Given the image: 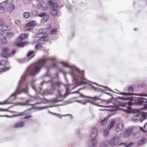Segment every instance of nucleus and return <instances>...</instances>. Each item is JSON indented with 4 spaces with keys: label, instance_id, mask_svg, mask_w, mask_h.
Returning a JSON list of instances; mask_svg holds the SVG:
<instances>
[{
    "label": "nucleus",
    "instance_id": "obj_1",
    "mask_svg": "<svg viewBox=\"0 0 147 147\" xmlns=\"http://www.w3.org/2000/svg\"><path fill=\"white\" fill-rule=\"evenodd\" d=\"M56 59L53 57H48L39 59L38 61L31 65L24 73L21 79L19 82L18 86L16 91L9 97V99L11 97L14 96V98L12 100L16 99V95L24 92L25 94L28 95L27 85L25 84V77L28 76H34L36 73L38 74L40 72L41 68L43 66H45L47 69V72L50 69L53 68H56L57 65L55 62Z\"/></svg>",
    "mask_w": 147,
    "mask_h": 147
},
{
    "label": "nucleus",
    "instance_id": "obj_2",
    "mask_svg": "<svg viewBox=\"0 0 147 147\" xmlns=\"http://www.w3.org/2000/svg\"><path fill=\"white\" fill-rule=\"evenodd\" d=\"M60 63L64 67H68L71 69L69 74L71 76L73 80L76 81L86 80L84 78V71H80L69 63L61 62Z\"/></svg>",
    "mask_w": 147,
    "mask_h": 147
},
{
    "label": "nucleus",
    "instance_id": "obj_3",
    "mask_svg": "<svg viewBox=\"0 0 147 147\" xmlns=\"http://www.w3.org/2000/svg\"><path fill=\"white\" fill-rule=\"evenodd\" d=\"M117 98L126 101L125 106L127 107H127L132 105H144L147 103V99L144 98H137L135 99H131L130 97L123 98L118 96Z\"/></svg>",
    "mask_w": 147,
    "mask_h": 147
},
{
    "label": "nucleus",
    "instance_id": "obj_4",
    "mask_svg": "<svg viewBox=\"0 0 147 147\" xmlns=\"http://www.w3.org/2000/svg\"><path fill=\"white\" fill-rule=\"evenodd\" d=\"M1 57L6 58L14 55L16 51H15L11 50L9 48H4L1 49Z\"/></svg>",
    "mask_w": 147,
    "mask_h": 147
},
{
    "label": "nucleus",
    "instance_id": "obj_5",
    "mask_svg": "<svg viewBox=\"0 0 147 147\" xmlns=\"http://www.w3.org/2000/svg\"><path fill=\"white\" fill-rule=\"evenodd\" d=\"M38 42L39 44H43L48 40V34L46 33H44L41 36L39 37Z\"/></svg>",
    "mask_w": 147,
    "mask_h": 147
},
{
    "label": "nucleus",
    "instance_id": "obj_6",
    "mask_svg": "<svg viewBox=\"0 0 147 147\" xmlns=\"http://www.w3.org/2000/svg\"><path fill=\"white\" fill-rule=\"evenodd\" d=\"M36 25L35 21H32L27 24L25 26V28L26 30H31Z\"/></svg>",
    "mask_w": 147,
    "mask_h": 147
},
{
    "label": "nucleus",
    "instance_id": "obj_7",
    "mask_svg": "<svg viewBox=\"0 0 147 147\" xmlns=\"http://www.w3.org/2000/svg\"><path fill=\"white\" fill-rule=\"evenodd\" d=\"M119 137L114 136L110 141V145L111 146H114L116 145L118 143L119 141Z\"/></svg>",
    "mask_w": 147,
    "mask_h": 147
},
{
    "label": "nucleus",
    "instance_id": "obj_8",
    "mask_svg": "<svg viewBox=\"0 0 147 147\" xmlns=\"http://www.w3.org/2000/svg\"><path fill=\"white\" fill-rule=\"evenodd\" d=\"M134 90V88L132 87H129L127 90V92L129 93H126L125 92H121V93H117L118 94H121L124 95L125 96L127 97L133 95V94L131 93L133 92Z\"/></svg>",
    "mask_w": 147,
    "mask_h": 147
},
{
    "label": "nucleus",
    "instance_id": "obj_9",
    "mask_svg": "<svg viewBox=\"0 0 147 147\" xmlns=\"http://www.w3.org/2000/svg\"><path fill=\"white\" fill-rule=\"evenodd\" d=\"M97 129L94 128H93L91 131L90 133V137L92 139H96L97 136Z\"/></svg>",
    "mask_w": 147,
    "mask_h": 147
},
{
    "label": "nucleus",
    "instance_id": "obj_10",
    "mask_svg": "<svg viewBox=\"0 0 147 147\" xmlns=\"http://www.w3.org/2000/svg\"><path fill=\"white\" fill-rule=\"evenodd\" d=\"M24 123V122L19 121L14 123L13 127L14 129L20 128L24 126V125H23Z\"/></svg>",
    "mask_w": 147,
    "mask_h": 147
},
{
    "label": "nucleus",
    "instance_id": "obj_11",
    "mask_svg": "<svg viewBox=\"0 0 147 147\" xmlns=\"http://www.w3.org/2000/svg\"><path fill=\"white\" fill-rule=\"evenodd\" d=\"M38 16L42 18H43V19L42 20L44 22L47 21L48 20V19L49 18V16L48 15L46 14L43 12H41L38 13L37 15Z\"/></svg>",
    "mask_w": 147,
    "mask_h": 147
},
{
    "label": "nucleus",
    "instance_id": "obj_12",
    "mask_svg": "<svg viewBox=\"0 0 147 147\" xmlns=\"http://www.w3.org/2000/svg\"><path fill=\"white\" fill-rule=\"evenodd\" d=\"M52 0H50L47 2V4L50 6L52 7V9L53 10H57L59 8V6L56 4L52 2Z\"/></svg>",
    "mask_w": 147,
    "mask_h": 147
},
{
    "label": "nucleus",
    "instance_id": "obj_13",
    "mask_svg": "<svg viewBox=\"0 0 147 147\" xmlns=\"http://www.w3.org/2000/svg\"><path fill=\"white\" fill-rule=\"evenodd\" d=\"M115 123V121L111 119L110 120L108 124L107 128L108 130L111 129L114 126Z\"/></svg>",
    "mask_w": 147,
    "mask_h": 147
},
{
    "label": "nucleus",
    "instance_id": "obj_14",
    "mask_svg": "<svg viewBox=\"0 0 147 147\" xmlns=\"http://www.w3.org/2000/svg\"><path fill=\"white\" fill-rule=\"evenodd\" d=\"M132 132V129L129 128L125 130L123 133L124 137L127 138L129 136Z\"/></svg>",
    "mask_w": 147,
    "mask_h": 147
},
{
    "label": "nucleus",
    "instance_id": "obj_15",
    "mask_svg": "<svg viewBox=\"0 0 147 147\" xmlns=\"http://www.w3.org/2000/svg\"><path fill=\"white\" fill-rule=\"evenodd\" d=\"M123 123H118L116 126L115 128V131L116 132H118L121 130L123 128Z\"/></svg>",
    "mask_w": 147,
    "mask_h": 147
},
{
    "label": "nucleus",
    "instance_id": "obj_16",
    "mask_svg": "<svg viewBox=\"0 0 147 147\" xmlns=\"http://www.w3.org/2000/svg\"><path fill=\"white\" fill-rule=\"evenodd\" d=\"M96 144V139H92L90 138V140L89 143V147H95Z\"/></svg>",
    "mask_w": 147,
    "mask_h": 147
},
{
    "label": "nucleus",
    "instance_id": "obj_17",
    "mask_svg": "<svg viewBox=\"0 0 147 147\" xmlns=\"http://www.w3.org/2000/svg\"><path fill=\"white\" fill-rule=\"evenodd\" d=\"M4 3H0V14L3 13L5 11V7L6 6Z\"/></svg>",
    "mask_w": 147,
    "mask_h": 147
},
{
    "label": "nucleus",
    "instance_id": "obj_18",
    "mask_svg": "<svg viewBox=\"0 0 147 147\" xmlns=\"http://www.w3.org/2000/svg\"><path fill=\"white\" fill-rule=\"evenodd\" d=\"M14 5L13 4H9L7 8V10L9 12H12L14 10Z\"/></svg>",
    "mask_w": 147,
    "mask_h": 147
},
{
    "label": "nucleus",
    "instance_id": "obj_19",
    "mask_svg": "<svg viewBox=\"0 0 147 147\" xmlns=\"http://www.w3.org/2000/svg\"><path fill=\"white\" fill-rule=\"evenodd\" d=\"M51 13L55 16H59L60 15V13L58 11L53 9L51 11Z\"/></svg>",
    "mask_w": 147,
    "mask_h": 147
},
{
    "label": "nucleus",
    "instance_id": "obj_20",
    "mask_svg": "<svg viewBox=\"0 0 147 147\" xmlns=\"http://www.w3.org/2000/svg\"><path fill=\"white\" fill-rule=\"evenodd\" d=\"M108 144V141L107 140H105L101 143L100 147H107Z\"/></svg>",
    "mask_w": 147,
    "mask_h": 147
},
{
    "label": "nucleus",
    "instance_id": "obj_21",
    "mask_svg": "<svg viewBox=\"0 0 147 147\" xmlns=\"http://www.w3.org/2000/svg\"><path fill=\"white\" fill-rule=\"evenodd\" d=\"M81 94V96L82 97H84L85 98H91V99H93L95 100H99V99L97 96H95L94 97H91L89 96H85V95H84L82 94Z\"/></svg>",
    "mask_w": 147,
    "mask_h": 147
},
{
    "label": "nucleus",
    "instance_id": "obj_22",
    "mask_svg": "<svg viewBox=\"0 0 147 147\" xmlns=\"http://www.w3.org/2000/svg\"><path fill=\"white\" fill-rule=\"evenodd\" d=\"M146 142V140L145 138H143L141 140L139 141L138 144V146H141Z\"/></svg>",
    "mask_w": 147,
    "mask_h": 147
},
{
    "label": "nucleus",
    "instance_id": "obj_23",
    "mask_svg": "<svg viewBox=\"0 0 147 147\" xmlns=\"http://www.w3.org/2000/svg\"><path fill=\"white\" fill-rule=\"evenodd\" d=\"M40 5L41 7L45 10L47 8V6L45 3L43 1H42L40 3Z\"/></svg>",
    "mask_w": 147,
    "mask_h": 147
},
{
    "label": "nucleus",
    "instance_id": "obj_24",
    "mask_svg": "<svg viewBox=\"0 0 147 147\" xmlns=\"http://www.w3.org/2000/svg\"><path fill=\"white\" fill-rule=\"evenodd\" d=\"M133 144L132 143H130L127 144L126 143H121L119 144V146L123 145V146H126L125 147H131L133 146Z\"/></svg>",
    "mask_w": 147,
    "mask_h": 147
},
{
    "label": "nucleus",
    "instance_id": "obj_25",
    "mask_svg": "<svg viewBox=\"0 0 147 147\" xmlns=\"http://www.w3.org/2000/svg\"><path fill=\"white\" fill-rule=\"evenodd\" d=\"M86 102H89L90 103H91V104L94 105H97L98 106L101 107H104V108H107V107H109L108 106H104V105H98L96 103H94L93 102H92V101L90 100H88L87 101H86Z\"/></svg>",
    "mask_w": 147,
    "mask_h": 147
},
{
    "label": "nucleus",
    "instance_id": "obj_26",
    "mask_svg": "<svg viewBox=\"0 0 147 147\" xmlns=\"http://www.w3.org/2000/svg\"><path fill=\"white\" fill-rule=\"evenodd\" d=\"M108 120L109 118H108V116H107L101 121V125H105L106 123Z\"/></svg>",
    "mask_w": 147,
    "mask_h": 147
},
{
    "label": "nucleus",
    "instance_id": "obj_27",
    "mask_svg": "<svg viewBox=\"0 0 147 147\" xmlns=\"http://www.w3.org/2000/svg\"><path fill=\"white\" fill-rule=\"evenodd\" d=\"M28 110H27L23 112H20L19 113V114L16 115H15L16 116H22L24 115H25L27 114H28V113H26V111Z\"/></svg>",
    "mask_w": 147,
    "mask_h": 147
},
{
    "label": "nucleus",
    "instance_id": "obj_28",
    "mask_svg": "<svg viewBox=\"0 0 147 147\" xmlns=\"http://www.w3.org/2000/svg\"><path fill=\"white\" fill-rule=\"evenodd\" d=\"M28 36V35L26 34H21L19 36V38L21 40H22L26 38Z\"/></svg>",
    "mask_w": 147,
    "mask_h": 147
},
{
    "label": "nucleus",
    "instance_id": "obj_29",
    "mask_svg": "<svg viewBox=\"0 0 147 147\" xmlns=\"http://www.w3.org/2000/svg\"><path fill=\"white\" fill-rule=\"evenodd\" d=\"M30 14L28 12H24L23 14V17L25 19L28 18L30 16Z\"/></svg>",
    "mask_w": 147,
    "mask_h": 147
},
{
    "label": "nucleus",
    "instance_id": "obj_30",
    "mask_svg": "<svg viewBox=\"0 0 147 147\" xmlns=\"http://www.w3.org/2000/svg\"><path fill=\"white\" fill-rule=\"evenodd\" d=\"M0 64L1 65L5 66L7 65V62L5 60H3L1 61Z\"/></svg>",
    "mask_w": 147,
    "mask_h": 147
},
{
    "label": "nucleus",
    "instance_id": "obj_31",
    "mask_svg": "<svg viewBox=\"0 0 147 147\" xmlns=\"http://www.w3.org/2000/svg\"><path fill=\"white\" fill-rule=\"evenodd\" d=\"M13 1V0H7L6 1L2 2V3H5V5L6 6L7 5H9L10 4H12L11 3Z\"/></svg>",
    "mask_w": 147,
    "mask_h": 147
},
{
    "label": "nucleus",
    "instance_id": "obj_32",
    "mask_svg": "<svg viewBox=\"0 0 147 147\" xmlns=\"http://www.w3.org/2000/svg\"><path fill=\"white\" fill-rule=\"evenodd\" d=\"M13 34L12 32H9L7 34L6 36L8 38H11L13 36Z\"/></svg>",
    "mask_w": 147,
    "mask_h": 147
},
{
    "label": "nucleus",
    "instance_id": "obj_33",
    "mask_svg": "<svg viewBox=\"0 0 147 147\" xmlns=\"http://www.w3.org/2000/svg\"><path fill=\"white\" fill-rule=\"evenodd\" d=\"M1 43L3 44H5L7 42V40L4 37L1 38Z\"/></svg>",
    "mask_w": 147,
    "mask_h": 147
},
{
    "label": "nucleus",
    "instance_id": "obj_34",
    "mask_svg": "<svg viewBox=\"0 0 147 147\" xmlns=\"http://www.w3.org/2000/svg\"><path fill=\"white\" fill-rule=\"evenodd\" d=\"M14 23L17 25H20L21 24L22 22L21 20H15Z\"/></svg>",
    "mask_w": 147,
    "mask_h": 147
},
{
    "label": "nucleus",
    "instance_id": "obj_35",
    "mask_svg": "<svg viewBox=\"0 0 147 147\" xmlns=\"http://www.w3.org/2000/svg\"><path fill=\"white\" fill-rule=\"evenodd\" d=\"M31 14L33 16H34L38 14V11H32L31 12Z\"/></svg>",
    "mask_w": 147,
    "mask_h": 147
},
{
    "label": "nucleus",
    "instance_id": "obj_36",
    "mask_svg": "<svg viewBox=\"0 0 147 147\" xmlns=\"http://www.w3.org/2000/svg\"><path fill=\"white\" fill-rule=\"evenodd\" d=\"M35 80L31 81L30 82V85L32 87V88L34 89V90H35L36 92L37 91L36 90L34 86H33V84L35 82Z\"/></svg>",
    "mask_w": 147,
    "mask_h": 147
},
{
    "label": "nucleus",
    "instance_id": "obj_37",
    "mask_svg": "<svg viewBox=\"0 0 147 147\" xmlns=\"http://www.w3.org/2000/svg\"><path fill=\"white\" fill-rule=\"evenodd\" d=\"M41 44H37L36 46L35 47V49H40L42 47V45H41Z\"/></svg>",
    "mask_w": 147,
    "mask_h": 147
},
{
    "label": "nucleus",
    "instance_id": "obj_38",
    "mask_svg": "<svg viewBox=\"0 0 147 147\" xmlns=\"http://www.w3.org/2000/svg\"><path fill=\"white\" fill-rule=\"evenodd\" d=\"M55 78H51V80H50L49 81H48V82H51V85H53L54 84H55V83H56V82H54L53 81V80Z\"/></svg>",
    "mask_w": 147,
    "mask_h": 147
},
{
    "label": "nucleus",
    "instance_id": "obj_39",
    "mask_svg": "<svg viewBox=\"0 0 147 147\" xmlns=\"http://www.w3.org/2000/svg\"><path fill=\"white\" fill-rule=\"evenodd\" d=\"M4 20L2 19H0V26L3 25L5 24Z\"/></svg>",
    "mask_w": 147,
    "mask_h": 147
},
{
    "label": "nucleus",
    "instance_id": "obj_40",
    "mask_svg": "<svg viewBox=\"0 0 147 147\" xmlns=\"http://www.w3.org/2000/svg\"><path fill=\"white\" fill-rule=\"evenodd\" d=\"M42 30H43V29H40L39 30V34L38 35V36L40 37V36H41L42 34H43V32H42Z\"/></svg>",
    "mask_w": 147,
    "mask_h": 147
},
{
    "label": "nucleus",
    "instance_id": "obj_41",
    "mask_svg": "<svg viewBox=\"0 0 147 147\" xmlns=\"http://www.w3.org/2000/svg\"><path fill=\"white\" fill-rule=\"evenodd\" d=\"M144 131L143 132H145L147 131V122L144 126Z\"/></svg>",
    "mask_w": 147,
    "mask_h": 147
},
{
    "label": "nucleus",
    "instance_id": "obj_42",
    "mask_svg": "<svg viewBox=\"0 0 147 147\" xmlns=\"http://www.w3.org/2000/svg\"><path fill=\"white\" fill-rule=\"evenodd\" d=\"M25 43L24 42H22L21 43H18L17 45V46L19 47H22L24 46Z\"/></svg>",
    "mask_w": 147,
    "mask_h": 147
},
{
    "label": "nucleus",
    "instance_id": "obj_43",
    "mask_svg": "<svg viewBox=\"0 0 147 147\" xmlns=\"http://www.w3.org/2000/svg\"><path fill=\"white\" fill-rule=\"evenodd\" d=\"M34 53V51H30L28 52L27 54V56L28 57H30L31 55H32Z\"/></svg>",
    "mask_w": 147,
    "mask_h": 147
},
{
    "label": "nucleus",
    "instance_id": "obj_44",
    "mask_svg": "<svg viewBox=\"0 0 147 147\" xmlns=\"http://www.w3.org/2000/svg\"><path fill=\"white\" fill-rule=\"evenodd\" d=\"M109 130H108L107 129H105L104 130V134L105 136H107L108 134V133H109L108 131Z\"/></svg>",
    "mask_w": 147,
    "mask_h": 147
},
{
    "label": "nucleus",
    "instance_id": "obj_45",
    "mask_svg": "<svg viewBox=\"0 0 147 147\" xmlns=\"http://www.w3.org/2000/svg\"><path fill=\"white\" fill-rule=\"evenodd\" d=\"M92 87L95 91H101V90H102V89L101 88H96L94 86H92Z\"/></svg>",
    "mask_w": 147,
    "mask_h": 147
},
{
    "label": "nucleus",
    "instance_id": "obj_46",
    "mask_svg": "<svg viewBox=\"0 0 147 147\" xmlns=\"http://www.w3.org/2000/svg\"><path fill=\"white\" fill-rule=\"evenodd\" d=\"M133 115L135 117H138L139 115V113L137 112H134L133 113Z\"/></svg>",
    "mask_w": 147,
    "mask_h": 147
},
{
    "label": "nucleus",
    "instance_id": "obj_47",
    "mask_svg": "<svg viewBox=\"0 0 147 147\" xmlns=\"http://www.w3.org/2000/svg\"><path fill=\"white\" fill-rule=\"evenodd\" d=\"M2 30L3 31L4 30L5 31L8 30L9 29V28L7 26H3L2 28Z\"/></svg>",
    "mask_w": 147,
    "mask_h": 147
},
{
    "label": "nucleus",
    "instance_id": "obj_48",
    "mask_svg": "<svg viewBox=\"0 0 147 147\" xmlns=\"http://www.w3.org/2000/svg\"><path fill=\"white\" fill-rule=\"evenodd\" d=\"M66 8L67 10H70L72 8V6L71 5H67L66 6Z\"/></svg>",
    "mask_w": 147,
    "mask_h": 147
},
{
    "label": "nucleus",
    "instance_id": "obj_49",
    "mask_svg": "<svg viewBox=\"0 0 147 147\" xmlns=\"http://www.w3.org/2000/svg\"><path fill=\"white\" fill-rule=\"evenodd\" d=\"M31 0H23L24 3L25 4H27Z\"/></svg>",
    "mask_w": 147,
    "mask_h": 147
},
{
    "label": "nucleus",
    "instance_id": "obj_50",
    "mask_svg": "<svg viewBox=\"0 0 147 147\" xmlns=\"http://www.w3.org/2000/svg\"><path fill=\"white\" fill-rule=\"evenodd\" d=\"M31 117V115H28L26 116V117H24V118H22V119H27L30 118Z\"/></svg>",
    "mask_w": 147,
    "mask_h": 147
},
{
    "label": "nucleus",
    "instance_id": "obj_51",
    "mask_svg": "<svg viewBox=\"0 0 147 147\" xmlns=\"http://www.w3.org/2000/svg\"><path fill=\"white\" fill-rule=\"evenodd\" d=\"M75 102H77L78 103H80L82 104H83V105H86V102H81L80 100H76L75 101Z\"/></svg>",
    "mask_w": 147,
    "mask_h": 147
},
{
    "label": "nucleus",
    "instance_id": "obj_52",
    "mask_svg": "<svg viewBox=\"0 0 147 147\" xmlns=\"http://www.w3.org/2000/svg\"><path fill=\"white\" fill-rule=\"evenodd\" d=\"M51 32L52 34H55L56 33V32H57V30L56 29H53L52 30Z\"/></svg>",
    "mask_w": 147,
    "mask_h": 147
},
{
    "label": "nucleus",
    "instance_id": "obj_53",
    "mask_svg": "<svg viewBox=\"0 0 147 147\" xmlns=\"http://www.w3.org/2000/svg\"><path fill=\"white\" fill-rule=\"evenodd\" d=\"M55 105L52 106H49V107H40V108H42V109H44L46 108L52 107H55Z\"/></svg>",
    "mask_w": 147,
    "mask_h": 147
},
{
    "label": "nucleus",
    "instance_id": "obj_54",
    "mask_svg": "<svg viewBox=\"0 0 147 147\" xmlns=\"http://www.w3.org/2000/svg\"><path fill=\"white\" fill-rule=\"evenodd\" d=\"M145 119V118L144 116H142L141 118L139 119V120L141 122H142Z\"/></svg>",
    "mask_w": 147,
    "mask_h": 147
},
{
    "label": "nucleus",
    "instance_id": "obj_55",
    "mask_svg": "<svg viewBox=\"0 0 147 147\" xmlns=\"http://www.w3.org/2000/svg\"><path fill=\"white\" fill-rule=\"evenodd\" d=\"M4 31L2 29H0V36L2 35Z\"/></svg>",
    "mask_w": 147,
    "mask_h": 147
},
{
    "label": "nucleus",
    "instance_id": "obj_56",
    "mask_svg": "<svg viewBox=\"0 0 147 147\" xmlns=\"http://www.w3.org/2000/svg\"><path fill=\"white\" fill-rule=\"evenodd\" d=\"M72 94L73 93H79L80 95V97H81V94H82L81 93H80V92H78V90L77 91L74 92L72 93Z\"/></svg>",
    "mask_w": 147,
    "mask_h": 147
},
{
    "label": "nucleus",
    "instance_id": "obj_57",
    "mask_svg": "<svg viewBox=\"0 0 147 147\" xmlns=\"http://www.w3.org/2000/svg\"><path fill=\"white\" fill-rule=\"evenodd\" d=\"M6 69H7V68H6L5 67H4L3 68H2L0 70L1 71H2V70L3 71H6Z\"/></svg>",
    "mask_w": 147,
    "mask_h": 147
},
{
    "label": "nucleus",
    "instance_id": "obj_58",
    "mask_svg": "<svg viewBox=\"0 0 147 147\" xmlns=\"http://www.w3.org/2000/svg\"><path fill=\"white\" fill-rule=\"evenodd\" d=\"M97 86H100V87H103V88H107L108 89H109V88H108V87H105V86H101V85H98L97 84H96Z\"/></svg>",
    "mask_w": 147,
    "mask_h": 147
},
{
    "label": "nucleus",
    "instance_id": "obj_59",
    "mask_svg": "<svg viewBox=\"0 0 147 147\" xmlns=\"http://www.w3.org/2000/svg\"><path fill=\"white\" fill-rule=\"evenodd\" d=\"M52 114L54 115H56L57 116H58V115H59V114L53 113H52Z\"/></svg>",
    "mask_w": 147,
    "mask_h": 147
},
{
    "label": "nucleus",
    "instance_id": "obj_60",
    "mask_svg": "<svg viewBox=\"0 0 147 147\" xmlns=\"http://www.w3.org/2000/svg\"><path fill=\"white\" fill-rule=\"evenodd\" d=\"M99 111H110V110H107V109H99Z\"/></svg>",
    "mask_w": 147,
    "mask_h": 147
},
{
    "label": "nucleus",
    "instance_id": "obj_61",
    "mask_svg": "<svg viewBox=\"0 0 147 147\" xmlns=\"http://www.w3.org/2000/svg\"><path fill=\"white\" fill-rule=\"evenodd\" d=\"M140 96H146V94H140Z\"/></svg>",
    "mask_w": 147,
    "mask_h": 147
},
{
    "label": "nucleus",
    "instance_id": "obj_62",
    "mask_svg": "<svg viewBox=\"0 0 147 147\" xmlns=\"http://www.w3.org/2000/svg\"><path fill=\"white\" fill-rule=\"evenodd\" d=\"M25 99V98H24V97L20 98H18V99H21V100H24Z\"/></svg>",
    "mask_w": 147,
    "mask_h": 147
},
{
    "label": "nucleus",
    "instance_id": "obj_63",
    "mask_svg": "<svg viewBox=\"0 0 147 147\" xmlns=\"http://www.w3.org/2000/svg\"><path fill=\"white\" fill-rule=\"evenodd\" d=\"M143 128H144L142 127H140V130L142 131H143H143H144V129H143Z\"/></svg>",
    "mask_w": 147,
    "mask_h": 147
},
{
    "label": "nucleus",
    "instance_id": "obj_64",
    "mask_svg": "<svg viewBox=\"0 0 147 147\" xmlns=\"http://www.w3.org/2000/svg\"><path fill=\"white\" fill-rule=\"evenodd\" d=\"M86 84V83H85L84 82H81V84Z\"/></svg>",
    "mask_w": 147,
    "mask_h": 147
}]
</instances>
